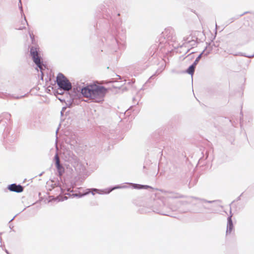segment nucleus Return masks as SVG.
Masks as SVG:
<instances>
[{"mask_svg": "<svg viewBox=\"0 0 254 254\" xmlns=\"http://www.w3.org/2000/svg\"><path fill=\"white\" fill-rule=\"evenodd\" d=\"M106 93V89L105 88L95 85L93 86V92L92 93L91 99L95 102H100L102 100Z\"/></svg>", "mask_w": 254, "mask_h": 254, "instance_id": "f257e3e1", "label": "nucleus"}, {"mask_svg": "<svg viewBox=\"0 0 254 254\" xmlns=\"http://www.w3.org/2000/svg\"><path fill=\"white\" fill-rule=\"evenodd\" d=\"M57 82L58 86L64 90L68 91L72 88L71 83L62 73L58 74L57 77Z\"/></svg>", "mask_w": 254, "mask_h": 254, "instance_id": "f03ea898", "label": "nucleus"}, {"mask_svg": "<svg viewBox=\"0 0 254 254\" xmlns=\"http://www.w3.org/2000/svg\"><path fill=\"white\" fill-rule=\"evenodd\" d=\"M30 54L32 57L34 62L40 68L42 69L41 60L38 55V52L36 48H31L30 49Z\"/></svg>", "mask_w": 254, "mask_h": 254, "instance_id": "7ed1b4c3", "label": "nucleus"}, {"mask_svg": "<svg viewBox=\"0 0 254 254\" xmlns=\"http://www.w3.org/2000/svg\"><path fill=\"white\" fill-rule=\"evenodd\" d=\"M93 86L94 85H89L82 88L81 90L82 94L84 97L91 99L92 93L93 92Z\"/></svg>", "mask_w": 254, "mask_h": 254, "instance_id": "20e7f679", "label": "nucleus"}, {"mask_svg": "<svg viewBox=\"0 0 254 254\" xmlns=\"http://www.w3.org/2000/svg\"><path fill=\"white\" fill-rule=\"evenodd\" d=\"M7 188L10 191L16 192H21L23 190V188L21 185L15 184L9 185Z\"/></svg>", "mask_w": 254, "mask_h": 254, "instance_id": "39448f33", "label": "nucleus"}, {"mask_svg": "<svg viewBox=\"0 0 254 254\" xmlns=\"http://www.w3.org/2000/svg\"><path fill=\"white\" fill-rule=\"evenodd\" d=\"M233 229V225L231 217H229L227 224V229L226 233H231V231Z\"/></svg>", "mask_w": 254, "mask_h": 254, "instance_id": "423d86ee", "label": "nucleus"}, {"mask_svg": "<svg viewBox=\"0 0 254 254\" xmlns=\"http://www.w3.org/2000/svg\"><path fill=\"white\" fill-rule=\"evenodd\" d=\"M196 66L195 63H194L193 64H192L191 66H190L189 68L187 69V73L189 74H190L191 75H192L194 72L195 67Z\"/></svg>", "mask_w": 254, "mask_h": 254, "instance_id": "0eeeda50", "label": "nucleus"}, {"mask_svg": "<svg viewBox=\"0 0 254 254\" xmlns=\"http://www.w3.org/2000/svg\"><path fill=\"white\" fill-rule=\"evenodd\" d=\"M55 159H56V166H57L58 168H60V159H59V158L58 155L57 154L55 156Z\"/></svg>", "mask_w": 254, "mask_h": 254, "instance_id": "6e6552de", "label": "nucleus"}, {"mask_svg": "<svg viewBox=\"0 0 254 254\" xmlns=\"http://www.w3.org/2000/svg\"><path fill=\"white\" fill-rule=\"evenodd\" d=\"M198 58L199 57L195 60V61L194 62V63H195V64H196V63L197 62L198 60Z\"/></svg>", "mask_w": 254, "mask_h": 254, "instance_id": "1a4fd4ad", "label": "nucleus"}, {"mask_svg": "<svg viewBox=\"0 0 254 254\" xmlns=\"http://www.w3.org/2000/svg\"><path fill=\"white\" fill-rule=\"evenodd\" d=\"M23 28V27H19L18 29H22Z\"/></svg>", "mask_w": 254, "mask_h": 254, "instance_id": "9d476101", "label": "nucleus"}]
</instances>
